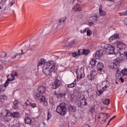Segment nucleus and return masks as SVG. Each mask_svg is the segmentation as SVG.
I'll return each instance as SVG.
<instances>
[{
	"mask_svg": "<svg viewBox=\"0 0 127 127\" xmlns=\"http://www.w3.org/2000/svg\"><path fill=\"white\" fill-rule=\"evenodd\" d=\"M58 70V66L54 61H49L46 63L43 66V71L46 75H50L51 72H55Z\"/></svg>",
	"mask_w": 127,
	"mask_h": 127,
	"instance_id": "obj_1",
	"label": "nucleus"
},
{
	"mask_svg": "<svg viewBox=\"0 0 127 127\" xmlns=\"http://www.w3.org/2000/svg\"><path fill=\"white\" fill-rule=\"evenodd\" d=\"M15 76H17V72L15 70L12 71L11 74L10 75V77L6 80L4 83V85H0V94H2V93H3L5 91V88L9 85L10 81H13L15 79V77H14Z\"/></svg>",
	"mask_w": 127,
	"mask_h": 127,
	"instance_id": "obj_2",
	"label": "nucleus"
},
{
	"mask_svg": "<svg viewBox=\"0 0 127 127\" xmlns=\"http://www.w3.org/2000/svg\"><path fill=\"white\" fill-rule=\"evenodd\" d=\"M56 112L60 116L64 117L67 114V108H66V103H62L59 105L57 108Z\"/></svg>",
	"mask_w": 127,
	"mask_h": 127,
	"instance_id": "obj_3",
	"label": "nucleus"
},
{
	"mask_svg": "<svg viewBox=\"0 0 127 127\" xmlns=\"http://www.w3.org/2000/svg\"><path fill=\"white\" fill-rule=\"evenodd\" d=\"M33 98L36 102H40V103H42L44 106H47L48 103L47 100H46V97L45 96L41 95L40 93H36L33 95Z\"/></svg>",
	"mask_w": 127,
	"mask_h": 127,
	"instance_id": "obj_4",
	"label": "nucleus"
},
{
	"mask_svg": "<svg viewBox=\"0 0 127 127\" xmlns=\"http://www.w3.org/2000/svg\"><path fill=\"white\" fill-rule=\"evenodd\" d=\"M103 47L106 49L108 54H115V47L111 45L104 44Z\"/></svg>",
	"mask_w": 127,
	"mask_h": 127,
	"instance_id": "obj_5",
	"label": "nucleus"
},
{
	"mask_svg": "<svg viewBox=\"0 0 127 127\" xmlns=\"http://www.w3.org/2000/svg\"><path fill=\"white\" fill-rule=\"evenodd\" d=\"M74 7L73 8L74 11H81L82 8L78 6L81 3L80 0H71Z\"/></svg>",
	"mask_w": 127,
	"mask_h": 127,
	"instance_id": "obj_6",
	"label": "nucleus"
},
{
	"mask_svg": "<svg viewBox=\"0 0 127 127\" xmlns=\"http://www.w3.org/2000/svg\"><path fill=\"white\" fill-rule=\"evenodd\" d=\"M115 44H116L118 48L120 49V50H124V49L127 48V44L123 41H117L115 42Z\"/></svg>",
	"mask_w": 127,
	"mask_h": 127,
	"instance_id": "obj_7",
	"label": "nucleus"
},
{
	"mask_svg": "<svg viewBox=\"0 0 127 127\" xmlns=\"http://www.w3.org/2000/svg\"><path fill=\"white\" fill-rule=\"evenodd\" d=\"M76 73L77 80H81V79L84 78L85 76V73H84V69H77Z\"/></svg>",
	"mask_w": 127,
	"mask_h": 127,
	"instance_id": "obj_8",
	"label": "nucleus"
},
{
	"mask_svg": "<svg viewBox=\"0 0 127 127\" xmlns=\"http://www.w3.org/2000/svg\"><path fill=\"white\" fill-rule=\"evenodd\" d=\"M116 77L118 78H119L123 75V76H127V68H124L122 70V72H121V70H120L119 69H117V72L116 74Z\"/></svg>",
	"mask_w": 127,
	"mask_h": 127,
	"instance_id": "obj_9",
	"label": "nucleus"
},
{
	"mask_svg": "<svg viewBox=\"0 0 127 127\" xmlns=\"http://www.w3.org/2000/svg\"><path fill=\"white\" fill-rule=\"evenodd\" d=\"M54 29V27H48L47 28H45L43 30V33L45 35L49 34V33H51L52 31Z\"/></svg>",
	"mask_w": 127,
	"mask_h": 127,
	"instance_id": "obj_10",
	"label": "nucleus"
},
{
	"mask_svg": "<svg viewBox=\"0 0 127 127\" xmlns=\"http://www.w3.org/2000/svg\"><path fill=\"white\" fill-rule=\"evenodd\" d=\"M12 119L11 113L8 112H7L6 114L4 116L3 120L5 122H9Z\"/></svg>",
	"mask_w": 127,
	"mask_h": 127,
	"instance_id": "obj_11",
	"label": "nucleus"
},
{
	"mask_svg": "<svg viewBox=\"0 0 127 127\" xmlns=\"http://www.w3.org/2000/svg\"><path fill=\"white\" fill-rule=\"evenodd\" d=\"M25 105L26 106H30L32 109H35L37 107L36 103H33L32 102H29V100L27 99L26 102H25Z\"/></svg>",
	"mask_w": 127,
	"mask_h": 127,
	"instance_id": "obj_12",
	"label": "nucleus"
},
{
	"mask_svg": "<svg viewBox=\"0 0 127 127\" xmlns=\"http://www.w3.org/2000/svg\"><path fill=\"white\" fill-rule=\"evenodd\" d=\"M38 91L41 94H44L45 93V91H46V86H45V84H43L42 86H40L38 88Z\"/></svg>",
	"mask_w": 127,
	"mask_h": 127,
	"instance_id": "obj_13",
	"label": "nucleus"
},
{
	"mask_svg": "<svg viewBox=\"0 0 127 127\" xmlns=\"http://www.w3.org/2000/svg\"><path fill=\"white\" fill-rule=\"evenodd\" d=\"M80 55H82L81 50H78V52L72 53V56L75 58H78V57H79Z\"/></svg>",
	"mask_w": 127,
	"mask_h": 127,
	"instance_id": "obj_14",
	"label": "nucleus"
},
{
	"mask_svg": "<svg viewBox=\"0 0 127 127\" xmlns=\"http://www.w3.org/2000/svg\"><path fill=\"white\" fill-rule=\"evenodd\" d=\"M104 55V51L103 50L98 51L96 52L95 57L97 59H99L101 56Z\"/></svg>",
	"mask_w": 127,
	"mask_h": 127,
	"instance_id": "obj_15",
	"label": "nucleus"
},
{
	"mask_svg": "<svg viewBox=\"0 0 127 127\" xmlns=\"http://www.w3.org/2000/svg\"><path fill=\"white\" fill-rule=\"evenodd\" d=\"M89 64L91 65L92 68H95V67H96V64H97V60L92 59L89 62Z\"/></svg>",
	"mask_w": 127,
	"mask_h": 127,
	"instance_id": "obj_16",
	"label": "nucleus"
},
{
	"mask_svg": "<svg viewBox=\"0 0 127 127\" xmlns=\"http://www.w3.org/2000/svg\"><path fill=\"white\" fill-rule=\"evenodd\" d=\"M97 69L99 70L102 71L103 68H104V64L102 63L99 62L97 64L96 66Z\"/></svg>",
	"mask_w": 127,
	"mask_h": 127,
	"instance_id": "obj_17",
	"label": "nucleus"
},
{
	"mask_svg": "<svg viewBox=\"0 0 127 127\" xmlns=\"http://www.w3.org/2000/svg\"><path fill=\"white\" fill-rule=\"evenodd\" d=\"M24 122L25 124H27V125H31V124L33 123V121H32V119L28 117H27L25 118Z\"/></svg>",
	"mask_w": 127,
	"mask_h": 127,
	"instance_id": "obj_18",
	"label": "nucleus"
},
{
	"mask_svg": "<svg viewBox=\"0 0 127 127\" xmlns=\"http://www.w3.org/2000/svg\"><path fill=\"white\" fill-rule=\"evenodd\" d=\"M118 38H119V34H114L111 37H110L109 41H110V42H112V41H114V40H115V39H118Z\"/></svg>",
	"mask_w": 127,
	"mask_h": 127,
	"instance_id": "obj_19",
	"label": "nucleus"
},
{
	"mask_svg": "<svg viewBox=\"0 0 127 127\" xmlns=\"http://www.w3.org/2000/svg\"><path fill=\"white\" fill-rule=\"evenodd\" d=\"M45 64H46V62L45 61V60L43 59H41L37 64V66L39 67V66H41V65H43L44 66V65H45Z\"/></svg>",
	"mask_w": 127,
	"mask_h": 127,
	"instance_id": "obj_20",
	"label": "nucleus"
},
{
	"mask_svg": "<svg viewBox=\"0 0 127 127\" xmlns=\"http://www.w3.org/2000/svg\"><path fill=\"white\" fill-rule=\"evenodd\" d=\"M7 99V96L5 94H2L0 95V102L4 103V102Z\"/></svg>",
	"mask_w": 127,
	"mask_h": 127,
	"instance_id": "obj_21",
	"label": "nucleus"
},
{
	"mask_svg": "<svg viewBox=\"0 0 127 127\" xmlns=\"http://www.w3.org/2000/svg\"><path fill=\"white\" fill-rule=\"evenodd\" d=\"M99 14L101 16H105V15H106V11H105L103 10L102 6H100L99 7Z\"/></svg>",
	"mask_w": 127,
	"mask_h": 127,
	"instance_id": "obj_22",
	"label": "nucleus"
},
{
	"mask_svg": "<svg viewBox=\"0 0 127 127\" xmlns=\"http://www.w3.org/2000/svg\"><path fill=\"white\" fill-rule=\"evenodd\" d=\"M55 95L57 96V98L58 99H59L61 97V98H65V96H66V93L65 92H63L60 94H55Z\"/></svg>",
	"mask_w": 127,
	"mask_h": 127,
	"instance_id": "obj_23",
	"label": "nucleus"
},
{
	"mask_svg": "<svg viewBox=\"0 0 127 127\" xmlns=\"http://www.w3.org/2000/svg\"><path fill=\"white\" fill-rule=\"evenodd\" d=\"M68 111L69 113H75L76 112V108L74 106H69L68 107Z\"/></svg>",
	"mask_w": 127,
	"mask_h": 127,
	"instance_id": "obj_24",
	"label": "nucleus"
},
{
	"mask_svg": "<svg viewBox=\"0 0 127 127\" xmlns=\"http://www.w3.org/2000/svg\"><path fill=\"white\" fill-rule=\"evenodd\" d=\"M12 118H18L20 117V113L18 112H15L13 113H11Z\"/></svg>",
	"mask_w": 127,
	"mask_h": 127,
	"instance_id": "obj_25",
	"label": "nucleus"
},
{
	"mask_svg": "<svg viewBox=\"0 0 127 127\" xmlns=\"http://www.w3.org/2000/svg\"><path fill=\"white\" fill-rule=\"evenodd\" d=\"M77 83L76 82V80H74L72 83L69 84L67 85L68 88H74V87L76 86Z\"/></svg>",
	"mask_w": 127,
	"mask_h": 127,
	"instance_id": "obj_26",
	"label": "nucleus"
},
{
	"mask_svg": "<svg viewBox=\"0 0 127 127\" xmlns=\"http://www.w3.org/2000/svg\"><path fill=\"white\" fill-rule=\"evenodd\" d=\"M95 108H96V107L95 106V105L91 106L90 109V112L91 115H94V113H95V111H96Z\"/></svg>",
	"mask_w": 127,
	"mask_h": 127,
	"instance_id": "obj_27",
	"label": "nucleus"
},
{
	"mask_svg": "<svg viewBox=\"0 0 127 127\" xmlns=\"http://www.w3.org/2000/svg\"><path fill=\"white\" fill-rule=\"evenodd\" d=\"M121 62H122V61H120L119 59H115L113 61V64L115 66H117V65H119Z\"/></svg>",
	"mask_w": 127,
	"mask_h": 127,
	"instance_id": "obj_28",
	"label": "nucleus"
},
{
	"mask_svg": "<svg viewBox=\"0 0 127 127\" xmlns=\"http://www.w3.org/2000/svg\"><path fill=\"white\" fill-rule=\"evenodd\" d=\"M13 105H14V109L15 110H16L17 109V106L19 105V102L15 100L13 102Z\"/></svg>",
	"mask_w": 127,
	"mask_h": 127,
	"instance_id": "obj_29",
	"label": "nucleus"
},
{
	"mask_svg": "<svg viewBox=\"0 0 127 127\" xmlns=\"http://www.w3.org/2000/svg\"><path fill=\"white\" fill-rule=\"evenodd\" d=\"M81 52L82 53V55L84 54V55H88V54H89V53H90V50L83 49L82 50V52Z\"/></svg>",
	"mask_w": 127,
	"mask_h": 127,
	"instance_id": "obj_30",
	"label": "nucleus"
},
{
	"mask_svg": "<svg viewBox=\"0 0 127 127\" xmlns=\"http://www.w3.org/2000/svg\"><path fill=\"white\" fill-rule=\"evenodd\" d=\"M70 100L71 102H76L77 97L75 96L74 95H72L70 97Z\"/></svg>",
	"mask_w": 127,
	"mask_h": 127,
	"instance_id": "obj_31",
	"label": "nucleus"
},
{
	"mask_svg": "<svg viewBox=\"0 0 127 127\" xmlns=\"http://www.w3.org/2000/svg\"><path fill=\"white\" fill-rule=\"evenodd\" d=\"M80 105L81 106H86L87 105V103L86 102V100L82 99L80 100Z\"/></svg>",
	"mask_w": 127,
	"mask_h": 127,
	"instance_id": "obj_32",
	"label": "nucleus"
},
{
	"mask_svg": "<svg viewBox=\"0 0 127 127\" xmlns=\"http://www.w3.org/2000/svg\"><path fill=\"white\" fill-rule=\"evenodd\" d=\"M54 82L57 85V86H58V87L59 86H61L62 85V83H61V80H60L59 79H56L54 81Z\"/></svg>",
	"mask_w": 127,
	"mask_h": 127,
	"instance_id": "obj_33",
	"label": "nucleus"
},
{
	"mask_svg": "<svg viewBox=\"0 0 127 127\" xmlns=\"http://www.w3.org/2000/svg\"><path fill=\"white\" fill-rule=\"evenodd\" d=\"M87 78L89 80H90V81H93V80H94V78H95V76H93L91 74H88L87 75Z\"/></svg>",
	"mask_w": 127,
	"mask_h": 127,
	"instance_id": "obj_34",
	"label": "nucleus"
},
{
	"mask_svg": "<svg viewBox=\"0 0 127 127\" xmlns=\"http://www.w3.org/2000/svg\"><path fill=\"white\" fill-rule=\"evenodd\" d=\"M65 20H66V18L63 17V18H61L59 20V23H64V22H65Z\"/></svg>",
	"mask_w": 127,
	"mask_h": 127,
	"instance_id": "obj_35",
	"label": "nucleus"
},
{
	"mask_svg": "<svg viewBox=\"0 0 127 127\" xmlns=\"http://www.w3.org/2000/svg\"><path fill=\"white\" fill-rule=\"evenodd\" d=\"M90 75H91L92 76H93V77H95V75H96V70H95L94 69H93L90 71Z\"/></svg>",
	"mask_w": 127,
	"mask_h": 127,
	"instance_id": "obj_36",
	"label": "nucleus"
},
{
	"mask_svg": "<svg viewBox=\"0 0 127 127\" xmlns=\"http://www.w3.org/2000/svg\"><path fill=\"white\" fill-rule=\"evenodd\" d=\"M86 32H87V36H91V35H92V31L91 30H90L89 28H88L87 31H86Z\"/></svg>",
	"mask_w": 127,
	"mask_h": 127,
	"instance_id": "obj_37",
	"label": "nucleus"
},
{
	"mask_svg": "<svg viewBox=\"0 0 127 127\" xmlns=\"http://www.w3.org/2000/svg\"><path fill=\"white\" fill-rule=\"evenodd\" d=\"M119 14H120V16H127V10H126L122 13H119Z\"/></svg>",
	"mask_w": 127,
	"mask_h": 127,
	"instance_id": "obj_38",
	"label": "nucleus"
},
{
	"mask_svg": "<svg viewBox=\"0 0 127 127\" xmlns=\"http://www.w3.org/2000/svg\"><path fill=\"white\" fill-rule=\"evenodd\" d=\"M90 19L91 21H96L97 20V16H92L91 17Z\"/></svg>",
	"mask_w": 127,
	"mask_h": 127,
	"instance_id": "obj_39",
	"label": "nucleus"
},
{
	"mask_svg": "<svg viewBox=\"0 0 127 127\" xmlns=\"http://www.w3.org/2000/svg\"><path fill=\"white\" fill-rule=\"evenodd\" d=\"M52 85L53 89H57V88H58V86L56 84V83L55 82L53 83Z\"/></svg>",
	"mask_w": 127,
	"mask_h": 127,
	"instance_id": "obj_40",
	"label": "nucleus"
},
{
	"mask_svg": "<svg viewBox=\"0 0 127 127\" xmlns=\"http://www.w3.org/2000/svg\"><path fill=\"white\" fill-rule=\"evenodd\" d=\"M107 113H102L101 115H100V117H99V119H101V118H105V117H107Z\"/></svg>",
	"mask_w": 127,
	"mask_h": 127,
	"instance_id": "obj_41",
	"label": "nucleus"
},
{
	"mask_svg": "<svg viewBox=\"0 0 127 127\" xmlns=\"http://www.w3.org/2000/svg\"><path fill=\"white\" fill-rule=\"evenodd\" d=\"M52 116L51 115V113L50 112H48V115H47V120L49 121V120H50L51 119V117Z\"/></svg>",
	"mask_w": 127,
	"mask_h": 127,
	"instance_id": "obj_42",
	"label": "nucleus"
},
{
	"mask_svg": "<svg viewBox=\"0 0 127 127\" xmlns=\"http://www.w3.org/2000/svg\"><path fill=\"white\" fill-rule=\"evenodd\" d=\"M88 28H85L83 30H80V33L83 34V33H86L87 32V31L88 30Z\"/></svg>",
	"mask_w": 127,
	"mask_h": 127,
	"instance_id": "obj_43",
	"label": "nucleus"
},
{
	"mask_svg": "<svg viewBox=\"0 0 127 127\" xmlns=\"http://www.w3.org/2000/svg\"><path fill=\"white\" fill-rule=\"evenodd\" d=\"M105 104L106 105H110V99H106L105 100Z\"/></svg>",
	"mask_w": 127,
	"mask_h": 127,
	"instance_id": "obj_44",
	"label": "nucleus"
},
{
	"mask_svg": "<svg viewBox=\"0 0 127 127\" xmlns=\"http://www.w3.org/2000/svg\"><path fill=\"white\" fill-rule=\"evenodd\" d=\"M36 49V46L32 45L30 47V50H35Z\"/></svg>",
	"mask_w": 127,
	"mask_h": 127,
	"instance_id": "obj_45",
	"label": "nucleus"
},
{
	"mask_svg": "<svg viewBox=\"0 0 127 127\" xmlns=\"http://www.w3.org/2000/svg\"><path fill=\"white\" fill-rule=\"evenodd\" d=\"M103 93H104V91H103L102 90H99L97 91V94L101 96V95H102V94H103Z\"/></svg>",
	"mask_w": 127,
	"mask_h": 127,
	"instance_id": "obj_46",
	"label": "nucleus"
},
{
	"mask_svg": "<svg viewBox=\"0 0 127 127\" xmlns=\"http://www.w3.org/2000/svg\"><path fill=\"white\" fill-rule=\"evenodd\" d=\"M21 51L22 53H18V54H17V53L16 54V56H15V57H16V56H18V55H19V56L22 55L23 54V51L22 50H21Z\"/></svg>",
	"mask_w": 127,
	"mask_h": 127,
	"instance_id": "obj_47",
	"label": "nucleus"
},
{
	"mask_svg": "<svg viewBox=\"0 0 127 127\" xmlns=\"http://www.w3.org/2000/svg\"><path fill=\"white\" fill-rule=\"evenodd\" d=\"M124 58H125V55H124V54H121L120 55V61H123V60H124Z\"/></svg>",
	"mask_w": 127,
	"mask_h": 127,
	"instance_id": "obj_48",
	"label": "nucleus"
},
{
	"mask_svg": "<svg viewBox=\"0 0 127 127\" xmlns=\"http://www.w3.org/2000/svg\"><path fill=\"white\" fill-rule=\"evenodd\" d=\"M3 65H4V61L0 60V66H1V67H2Z\"/></svg>",
	"mask_w": 127,
	"mask_h": 127,
	"instance_id": "obj_49",
	"label": "nucleus"
},
{
	"mask_svg": "<svg viewBox=\"0 0 127 127\" xmlns=\"http://www.w3.org/2000/svg\"><path fill=\"white\" fill-rule=\"evenodd\" d=\"M6 56V53L4 52H2L1 54V57H5Z\"/></svg>",
	"mask_w": 127,
	"mask_h": 127,
	"instance_id": "obj_50",
	"label": "nucleus"
},
{
	"mask_svg": "<svg viewBox=\"0 0 127 127\" xmlns=\"http://www.w3.org/2000/svg\"><path fill=\"white\" fill-rule=\"evenodd\" d=\"M39 127H45V123H41L40 124Z\"/></svg>",
	"mask_w": 127,
	"mask_h": 127,
	"instance_id": "obj_51",
	"label": "nucleus"
},
{
	"mask_svg": "<svg viewBox=\"0 0 127 127\" xmlns=\"http://www.w3.org/2000/svg\"><path fill=\"white\" fill-rule=\"evenodd\" d=\"M88 25H89V26H93L95 25V24L94 23V22H91L88 23Z\"/></svg>",
	"mask_w": 127,
	"mask_h": 127,
	"instance_id": "obj_52",
	"label": "nucleus"
},
{
	"mask_svg": "<svg viewBox=\"0 0 127 127\" xmlns=\"http://www.w3.org/2000/svg\"><path fill=\"white\" fill-rule=\"evenodd\" d=\"M107 88H108V86L105 85L104 87H103L102 88V90H103V91H106Z\"/></svg>",
	"mask_w": 127,
	"mask_h": 127,
	"instance_id": "obj_53",
	"label": "nucleus"
},
{
	"mask_svg": "<svg viewBox=\"0 0 127 127\" xmlns=\"http://www.w3.org/2000/svg\"><path fill=\"white\" fill-rule=\"evenodd\" d=\"M24 50L26 51H27V50H28V49H29V45L28 46H27L26 47H25V48H24Z\"/></svg>",
	"mask_w": 127,
	"mask_h": 127,
	"instance_id": "obj_54",
	"label": "nucleus"
},
{
	"mask_svg": "<svg viewBox=\"0 0 127 127\" xmlns=\"http://www.w3.org/2000/svg\"><path fill=\"white\" fill-rule=\"evenodd\" d=\"M119 77H120L121 78V82L122 83H124V79L123 78V77H122L121 76H119Z\"/></svg>",
	"mask_w": 127,
	"mask_h": 127,
	"instance_id": "obj_55",
	"label": "nucleus"
},
{
	"mask_svg": "<svg viewBox=\"0 0 127 127\" xmlns=\"http://www.w3.org/2000/svg\"><path fill=\"white\" fill-rule=\"evenodd\" d=\"M115 118H116V116L113 117L112 118H111L110 119L111 121H113V120L114 119H115Z\"/></svg>",
	"mask_w": 127,
	"mask_h": 127,
	"instance_id": "obj_56",
	"label": "nucleus"
},
{
	"mask_svg": "<svg viewBox=\"0 0 127 127\" xmlns=\"http://www.w3.org/2000/svg\"><path fill=\"white\" fill-rule=\"evenodd\" d=\"M11 6L14 4V2H13V1H11Z\"/></svg>",
	"mask_w": 127,
	"mask_h": 127,
	"instance_id": "obj_57",
	"label": "nucleus"
},
{
	"mask_svg": "<svg viewBox=\"0 0 127 127\" xmlns=\"http://www.w3.org/2000/svg\"><path fill=\"white\" fill-rule=\"evenodd\" d=\"M111 122H112V120H111V119H110L109 122H108L109 124H110V123H111Z\"/></svg>",
	"mask_w": 127,
	"mask_h": 127,
	"instance_id": "obj_58",
	"label": "nucleus"
},
{
	"mask_svg": "<svg viewBox=\"0 0 127 127\" xmlns=\"http://www.w3.org/2000/svg\"><path fill=\"white\" fill-rule=\"evenodd\" d=\"M109 1H115V0H108Z\"/></svg>",
	"mask_w": 127,
	"mask_h": 127,
	"instance_id": "obj_59",
	"label": "nucleus"
},
{
	"mask_svg": "<svg viewBox=\"0 0 127 127\" xmlns=\"http://www.w3.org/2000/svg\"><path fill=\"white\" fill-rule=\"evenodd\" d=\"M110 125V123H109V122H108V123L107 124V126H109Z\"/></svg>",
	"mask_w": 127,
	"mask_h": 127,
	"instance_id": "obj_60",
	"label": "nucleus"
},
{
	"mask_svg": "<svg viewBox=\"0 0 127 127\" xmlns=\"http://www.w3.org/2000/svg\"><path fill=\"white\" fill-rule=\"evenodd\" d=\"M0 9H1V6H0Z\"/></svg>",
	"mask_w": 127,
	"mask_h": 127,
	"instance_id": "obj_61",
	"label": "nucleus"
},
{
	"mask_svg": "<svg viewBox=\"0 0 127 127\" xmlns=\"http://www.w3.org/2000/svg\"><path fill=\"white\" fill-rule=\"evenodd\" d=\"M71 44H74V43H71Z\"/></svg>",
	"mask_w": 127,
	"mask_h": 127,
	"instance_id": "obj_62",
	"label": "nucleus"
}]
</instances>
